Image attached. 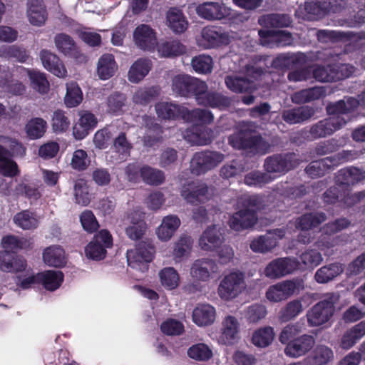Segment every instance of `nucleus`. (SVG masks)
Returning <instances> with one entry per match:
<instances>
[{
  "instance_id": "1",
  "label": "nucleus",
  "mask_w": 365,
  "mask_h": 365,
  "mask_svg": "<svg viewBox=\"0 0 365 365\" xmlns=\"http://www.w3.org/2000/svg\"><path fill=\"white\" fill-rule=\"evenodd\" d=\"M228 143L235 150H250L255 154L264 155L269 152L271 145L260 135L240 130L228 137Z\"/></svg>"
},
{
  "instance_id": "2",
  "label": "nucleus",
  "mask_w": 365,
  "mask_h": 365,
  "mask_svg": "<svg viewBox=\"0 0 365 365\" xmlns=\"http://www.w3.org/2000/svg\"><path fill=\"white\" fill-rule=\"evenodd\" d=\"M301 162L299 155L294 152L275 153L265 158L263 168L265 172L274 175V180L297 168Z\"/></svg>"
},
{
  "instance_id": "3",
  "label": "nucleus",
  "mask_w": 365,
  "mask_h": 365,
  "mask_svg": "<svg viewBox=\"0 0 365 365\" xmlns=\"http://www.w3.org/2000/svg\"><path fill=\"white\" fill-rule=\"evenodd\" d=\"M338 297L330 293L324 299L312 306L307 312V322L310 327H320L329 322L335 312Z\"/></svg>"
},
{
  "instance_id": "4",
  "label": "nucleus",
  "mask_w": 365,
  "mask_h": 365,
  "mask_svg": "<svg viewBox=\"0 0 365 365\" xmlns=\"http://www.w3.org/2000/svg\"><path fill=\"white\" fill-rule=\"evenodd\" d=\"M172 88L178 96L187 98L195 96L197 100L199 94L207 89V85L205 81L188 75H178L173 78Z\"/></svg>"
},
{
  "instance_id": "5",
  "label": "nucleus",
  "mask_w": 365,
  "mask_h": 365,
  "mask_svg": "<svg viewBox=\"0 0 365 365\" xmlns=\"http://www.w3.org/2000/svg\"><path fill=\"white\" fill-rule=\"evenodd\" d=\"M304 289V279L300 277H294L270 286L266 292V297L270 302H279L286 300Z\"/></svg>"
},
{
  "instance_id": "6",
  "label": "nucleus",
  "mask_w": 365,
  "mask_h": 365,
  "mask_svg": "<svg viewBox=\"0 0 365 365\" xmlns=\"http://www.w3.org/2000/svg\"><path fill=\"white\" fill-rule=\"evenodd\" d=\"M113 237L106 229L101 230L94 235L91 241L85 247L87 258L100 261L106 258L107 249L113 247Z\"/></svg>"
},
{
  "instance_id": "7",
  "label": "nucleus",
  "mask_w": 365,
  "mask_h": 365,
  "mask_svg": "<svg viewBox=\"0 0 365 365\" xmlns=\"http://www.w3.org/2000/svg\"><path fill=\"white\" fill-rule=\"evenodd\" d=\"M224 158L225 155L220 152L210 150L197 152L190 161L191 173L196 175L204 174L217 166Z\"/></svg>"
},
{
  "instance_id": "8",
  "label": "nucleus",
  "mask_w": 365,
  "mask_h": 365,
  "mask_svg": "<svg viewBox=\"0 0 365 365\" xmlns=\"http://www.w3.org/2000/svg\"><path fill=\"white\" fill-rule=\"evenodd\" d=\"M364 196L365 194L363 192L351 195L348 190L336 185L327 189L323 193L322 199L326 205H334L341 202L344 206L351 207L359 202Z\"/></svg>"
},
{
  "instance_id": "9",
  "label": "nucleus",
  "mask_w": 365,
  "mask_h": 365,
  "mask_svg": "<svg viewBox=\"0 0 365 365\" xmlns=\"http://www.w3.org/2000/svg\"><path fill=\"white\" fill-rule=\"evenodd\" d=\"M299 269V262L294 257H279L271 261L265 267L264 273L270 279H278L289 274Z\"/></svg>"
},
{
  "instance_id": "10",
  "label": "nucleus",
  "mask_w": 365,
  "mask_h": 365,
  "mask_svg": "<svg viewBox=\"0 0 365 365\" xmlns=\"http://www.w3.org/2000/svg\"><path fill=\"white\" fill-rule=\"evenodd\" d=\"M197 15L208 21L231 19L233 17L230 8L223 3L207 1L196 8Z\"/></svg>"
},
{
  "instance_id": "11",
  "label": "nucleus",
  "mask_w": 365,
  "mask_h": 365,
  "mask_svg": "<svg viewBox=\"0 0 365 365\" xmlns=\"http://www.w3.org/2000/svg\"><path fill=\"white\" fill-rule=\"evenodd\" d=\"M243 283L244 274L242 272H231L221 281L218 287L219 296L225 300L236 297L241 292Z\"/></svg>"
},
{
  "instance_id": "12",
  "label": "nucleus",
  "mask_w": 365,
  "mask_h": 365,
  "mask_svg": "<svg viewBox=\"0 0 365 365\" xmlns=\"http://www.w3.org/2000/svg\"><path fill=\"white\" fill-rule=\"evenodd\" d=\"M345 118L329 117L313 124L309 129V135L313 139L326 138L346 125Z\"/></svg>"
},
{
  "instance_id": "13",
  "label": "nucleus",
  "mask_w": 365,
  "mask_h": 365,
  "mask_svg": "<svg viewBox=\"0 0 365 365\" xmlns=\"http://www.w3.org/2000/svg\"><path fill=\"white\" fill-rule=\"evenodd\" d=\"M180 193L187 203L197 205L208 199V187L205 183L191 180L183 184Z\"/></svg>"
},
{
  "instance_id": "14",
  "label": "nucleus",
  "mask_w": 365,
  "mask_h": 365,
  "mask_svg": "<svg viewBox=\"0 0 365 365\" xmlns=\"http://www.w3.org/2000/svg\"><path fill=\"white\" fill-rule=\"evenodd\" d=\"M258 35L261 44L269 47H284L293 43L292 34L284 30L259 29Z\"/></svg>"
},
{
  "instance_id": "15",
  "label": "nucleus",
  "mask_w": 365,
  "mask_h": 365,
  "mask_svg": "<svg viewBox=\"0 0 365 365\" xmlns=\"http://www.w3.org/2000/svg\"><path fill=\"white\" fill-rule=\"evenodd\" d=\"M155 247L150 242L142 241L133 250H128L126 253L128 266L136 268L144 262H150L154 258Z\"/></svg>"
},
{
  "instance_id": "16",
  "label": "nucleus",
  "mask_w": 365,
  "mask_h": 365,
  "mask_svg": "<svg viewBox=\"0 0 365 365\" xmlns=\"http://www.w3.org/2000/svg\"><path fill=\"white\" fill-rule=\"evenodd\" d=\"M201 37L206 48H218L230 43V37L221 27L207 26L202 29Z\"/></svg>"
},
{
  "instance_id": "17",
  "label": "nucleus",
  "mask_w": 365,
  "mask_h": 365,
  "mask_svg": "<svg viewBox=\"0 0 365 365\" xmlns=\"http://www.w3.org/2000/svg\"><path fill=\"white\" fill-rule=\"evenodd\" d=\"M218 267L215 260L209 258L197 259L193 262L190 268V276L194 281L207 282L212 273L217 272Z\"/></svg>"
},
{
  "instance_id": "18",
  "label": "nucleus",
  "mask_w": 365,
  "mask_h": 365,
  "mask_svg": "<svg viewBox=\"0 0 365 365\" xmlns=\"http://www.w3.org/2000/svg\"><path fill=\"white\" fill-rule=\"evenodd\" d=\"M315 339L312 335L303 334L291 340L284 349L287 356L298 358L305 355L314 346Z\"/></svg>"
},
{
  "instance_id": "19",
  "label": "nucleus",
  "mask_w": 365,
  "mask_h": 365,
  "mask_svg": "<svg viewBox=\"0 0 365 365\" xmlns=\"http://www.w3.org/2000/svg\"><path fill=\"white\" fill-rule=\"evenodd\" d=\"M258 221V215L242 207V209L234 212L229 219L230 227L235 231H242L253 227Z\"/></svg>"
},
{
  "instance_id": "20",
  "label": "nucleus",
  "mask_w": 365,
  "mask_h": 365,
  "mask_svg": "<svg viewBox=\"0 0 365 365\" xmlns=\"http://www.w3.org/2000/svg\"><path fill=\"white\" fill-rule=\"evenodd\" d=\"M187 107L174 102L162 101L156 103L158 116L163 120H176L185 119Z\"/></svg>"
},
{
  "instance_id": "21",
  "label": "nucleus",
  "mask_w": 365,
  "mask_h": 365,
  "mask_svg": "<svg viewBox=\"0 0 365 365\" xmlns=\"http://www.w3.org/2000/svg\"><path fill=\"white\" fill-rule=\"evenodd\" d=\"M133 38L136 46L145 51L154 50L157 43L156 33L147 24H140L135 29Z\"/></svg>"
},
{
  "instance_id": "22",
  "label": "nucleus",
  "mask_w": 365,
  "mask_h": 365,
  "mask_svg": "<svg viewBox=\"0 0 365 365\" xmlns=\"http://www.w3.org/2000/svg\"><path fill=\"white\" fill-rule=\"evenodd\" d=\"M27 266L26 259L8 250H0V269L5 272L24 271Z\"/></svg>"
},
{
  "instance_id": "23",
  "label": "nucleus",
  "mask_w": 365,
  "mask_h": 365,
  "mask_svg": "<svg viewBox=\"0 0 365 365\" xmlns=\"http://www.w3.org/2000/svg\"><path fill=\"white\" fill-rule=\"evenodd\" d=\"M364 178V171L356 167H347L338 171L335 180L337 185L348 190L349 187L363 180Z\"/></svg>"
},
{
  "instance_id": "24",
  "label": "nucleus",
  "mask_w": 365,
  "mask_h": 365,
  "mask_svg": "<svg viewBox=\"0 0 365 365\" xmlns=\"http://www.w3.org/2000/svg\"><path fill=\"white\" fill-rule=\"evenodd\" d=\"M39 56L43 67L47 71L59 78L66 76V68L63 61L56 54L46 49H43L41 51Z\"/></svg>"
},
{
  "instance_id": "25",
  "label": "nucleus",
  "mask_w": 365,
  "mask_h": 365,
  "mask_svg": "<svg viewBox=\"0 0 365 365\" xmlns=\"http://www.w3.org/2000/svg\"><path fill=\"white\" fill-rule=\"evenodd\" d=\"M315 113L314 109L309 106H302L283 110L282 119L289 125L302 123L310 119Z\"/></svg>"
},
{
  "instance_id": "26",
  "label": "nucleus",
  "mask_w": 365,
  "mask_h": 365,
  "mask_svg": "<svg viewBox=\"0 0 365 365\" xmlns=\"http://www.w3.org/2000/svg\"><path fill=\"white\" fill-rule=\"evenodd\" d=\"M207 89L199 94L197 97V102L199 105L213 108L224 109L231 105V99L216 91H208Z\"/></svg>"
},
{
  "instance_id": "27",
  "label": "nucleus",
  "mask_w": 365,
  "mask_h": 365,
  "mask_svg": "<svg viewBox=\"0 0 365 365\" xmlns=\"http://www.w3.org/2000/svg\"><path fill=\"white\" fill-rule=\"evenodd\" d=\"M98 120L94 114L83 111L80 114L78 121L73 127V134L76 139L82 140L97 125Z\"/></svg>"
},
{
  "instance_id": "28",
  "label": "nucleus",
  "mask_w": 365,
  "mask_h": 365,
  "mask_svg": "<svg viewBox=\"0 0 365 365\" xmlns=\"http://www.w3.org/2000/svg\"><path fill=\"white\" fill-rule=\"evenodd\" d=\"M359 106L357 98L354 97H344L335 103L327 105L326 110L329 117L344 118L342 115L347 114L354 110Z\"/></svg>"
},
{
  "instance_id": "29",
  "label": "nucleus",
  "mask_w": 365,
  "mask_h": 365,
  "mask_svg": "<svg viewBox=\"0 0 365 365\" xmlns=\"http://www.w3.org/2000/svg\"><path fill=\"white\" fill-rule=\"evenodd\" d=\"M27 14L29 21L32 25L43 26L48 17L43 0H29Z\"/></svg>"
},
{
  "instance_id": "30",
  "label": "nucleus",
  "mask_w": 365,
  "mask_h": 365,
  "mask_svg": "<svg viewBox=\"0 0 365 365\" xmlns=\"http://www.w3.org/2000/svg\"><path fill=\"white\" fill-rule=\"evenodd\" d=\"M1 245L5 250L16 254L18 250L31 249L34 242L31 237L28 239L14 235H7L2 237Z\"/></svg>"
},
{
  "instance_id": "31",
  "label": "nucleus",
  "mask_w": 365,
  "mask_h": 365,
  "mask_svg": "<svg viewBox=\"0 0 365 365\" xmlns=\"http://www.w3.org/2000/svg\"><path fill=\"white\" fill-rule=\"evenodd\" d=\"M215 319V308L207 304H200L192 311V321L199 327L212 324Z\"/></svg>"
},
{
  "instance_id": "32",
  "label": "nucleus",
  "mask_w": 365,
  "mask_h": 365,
  "mask_svg": "<svg viewBox=\"0 0 365 365\" xmlns=\"http://www.w3.org/2000/svg\"><path fill=\"white\" fill-rule=\"evenodd\" d=\"M327 220V215L323 212L305 213L296 220V228L302 231H309L317 227Z\"/></svg>"
},
{
  "instance_id": "33",
  "label": "nucleus",
  "mask_w": 365,
  "mask_h": 365,
  "mask_svg": "<svg viewBox=\"0 0 365 365\" xmlns=\"http://www.w3.org/2000/svg\"><path fill=\"white\" fill-rule=\"evenodd\" d=\"M221 233L216 225L208 227L200 236L199 245L202 250L211 251L217 247L222 242Z\"/></svg>"
},
{
  "instance_id": "34",
  "label": "nucleus",
  "mask_w": 365,
  "mask_h": 365,
  "mask_svg": "<svg viewBox=\"0 0 365 365\" xmlns=\"http://www.w3.org/2000/svg\"><path fill=\"white\" fill-rule=\"evenodd\" d=\"M344 270V266L339 262H334L319 268L314 274L317 282L325 284L341 274Z\"/></svg>"
},
{
  "instance_id": "35",
  "label": "nucleus",
  "mask_w": 365,
  "mask_h": 365,
  "mask_svg": "<svg viewBox=\"0 0 365 365\" xmlns=\"http://www.w3.org/2000/svg\"><path fill=\"white\" fill-rule=\"evenodd\" d=\"M324 96L325 90L323 87L314 86L294 92L292 95L291 99L295 104H304L318 100Z\"/></svg>"
},
{
  "instance_id": "36",
  "label": "nucleus",
  "mask_w": 365,
  "mask_h": 365,
  "mask_svg": "<svg viewBox=\"0 0 365 365\" xmlns=\"http://www.w3.org/2000/svg\"><path fill=\"white\" fill-rule=\"evenodd\" d=\"M43 259L45 264L53 267H62L66 263L64 250L58 245L46 248L43 252Z\"/></svg>"
},
{
  "instance_id": "37",
  "label": "nucleus",
  "mask_w": 365,
  "mask_h": 365,
  "mask_svg": "<svg viewBox=\"0 0 365 365\" xmlns=\"http://www.w3.org/2000/svg\"><path fill=\"white\" fill-rule=\"evenodd\" d=\"M152 68V62L147 58H138L128 71V80L132 83H138L148 74Z\"/></svg>"
},
{
  "instance_id": "38",
  "label": "nucleus",
  "mask_w": 365,
  "mask_h": 365,
  "mask_svg": "<svg viewBox=\"0 0 365 365\" xmlns=\"http://www.w3.org/2000/svg\"><path fill=\"white\" fill-rule=\"evenodd\" d=\"M365 335V325L357 324L346 330L340 340V347L348 350L355 345Z\"/></svg>"
},
{
  "instance_id": "39",
  "label": "nucleus",
  "mask_w": 365,
  "mask_h": 365,
  "mask_svg": "<svg viewBox=\"0 0 365 365\" xmlns=\"http://www.w3.org/2000/svg\"><path fill=\"white\" fill-rule=\"evenodd\" d=\"M180 225V220L177 216L168 215L165 217L157 230L158 237L163 241L169 240Z\"/></svg>"
},
{
  "instance_id": "40",
  "label": "nucleus",
  "mask_w": 365,
  "mask_h": 365,
  "mask_svg": "<svg viewBox=\"0 0 365 365\" xmlns=\"http://www.w3.org/2000/svg\"><path fill=\"white\" fill-rule=\"evenodd\" d=\"M158 51L162 56L170 58L185 53L186 48L180 41L169 39L162 41L158 46Z\"/></svg>"
},
{
  "instance_id": "41",
  "label": "nucleus",
  "mask_w": 365,
  "mask_h": 365,
  "mask_svg": "<svg viewBox=\"0 0 365 365\" xmlns=\"http://www.w3.org/2000/svg\"><path fill=\"white\" fill-rule=\"evenodd\" d=\"M117 70V65L114 56L110 53L103 54L98 62L97 73L102 80H107L112 77Z\"/></svg>"
},
{
  "instance_id": "42",
  "label": "nucleus",
  "mask_w": 365,
  "mask_h": 365,
  "mask_svg": "<svg viewBox=\"0 0 365 365\" xmlns=\"http://www.w3.org/2000/svg\"><path fill=\"white\" fill-rule=\"evenodd\" d=\"M223 329L220 339L224 344L232 345L234 344L239 329V322L232 316H227L222 323Z\"/></svg>"
},
{
  "instance_id": "43",
  "label": "nucleus",
  "mask_w": 365,
  "mask_h": 365,
  "mask_svg": "<svg viewBox=\"0 0 365 365\" xmlns=\"http://www.w3.org/2000/svg\"><path fill=\"white\" fill-rule=\"evenodd\" d=\"M166 18L168 26L173 32L182 34L187 29V21L180 9L170 8L167 12Z\"/></svg>"
},
{
  "instance_id": "44",
  "label": "nucleus",
  "mask_w": 365,
  "mask_h": 365,
  "mask_svg": "<svg viewBox=\"0 0 365 365\" xmlns=\"http://www.w3.org/2000/svg\"><path fill=\"white\" fill-rule=\"evenodd\" d=\"M40 284L49 291L57 289L63 281V274L61 271L47 270L38 273Z\"/></svg>"
},
{
  "instance_id": "45",
  "label": "nucleus",
  "mask_w": 365,
  "mask_h": 365,
  "mask_svg": "<svg viewBox=\"0 0 365 365\" xmlns=\"http://www.w3.org/2000/svg\"><path fill=\"white\" fill-rule=\"evenodd\" d=\"M225 84L230 90L235 93H251L255 90V83L245 78L227 76Z\"/></svg>"
},
{
  "instance_id": "46",
  "label": "nucleus",
  "mask_w": 365,
  "mask_h": 365,
  "mask_svg": "<svg viewBox=\"0 0 365 365\" xmlns=\"http://www.w3.org/2000/svg\"><path fill=\"white\" fill-rule=\"evenodd\" d=\"M7 153V149L0 145V174L13 178L19 175L20 170L17 163L6 156Z\"/></svg>"
},
{
  "instance_id": "47",
  "label": "nucleus",
  "mask_w": 365,
  "mask_h": 365,
  "mask_svg": "<svg viewBox=\"0 0 365 365\" xmlns=\"http://www.w3.org/2000/svg\"><path fill=\"white\" fill-rule=\"evenodd\" d=\"M145 127L148 128V131L143 137L145 145L151 147L162 140L163 130L160 124L150 118L146 120Z\"/></svg>"
},
{
  "instance_id": "48",
  "label": "nucleus",
  "mask_w": 365,
  "mask_h": 365,
  "mask_svg": "<svg viewBox=\"0 0 365 365\" xmlns=\"http://www.w3.org/2000/svg\"><path fill=\"white\" fill-rule=\"evenodd\" d=\"M13 221L17 227L24 230L36 229L38 225V221L35 214L29 210H24L17 212L14 216Z\"/></svg>"
},
{
  "instance_id": "49",
  "label": "nucleus",
  "mask_w": 365,
  "mask_h": 365,
  "mask_svg": "<svg viewBox=\"0 0 365 365\" xmlns=\"http://www.w3.org/2000/svg\"><path fill=\"white\" fill-rule=\"evenodd\" d=\"M47 122L42 118H32L26 125L25 130L30 139L36 140L43 137L46 132Z\"/></svg>"
},
{
  "instance_id": "50",
  "label": "nucleus",
  "mask_w": 365,
  "mask_h": 365,
  "mask_svg": "<svg viewBox=\"0 0 365 365\" xmlns=\"http://www.w3.org/2000/svg\"><path fill=\"white\" fill-rule=\"evenodd\" d=\"M71 120L67 112L57 109L51 115V125L53 131L56 133H63L69 128Z\"/></svg>"
},
{
  "instance_id": "51",
  "label": "nucleus",
  "mask_w": 365,
  "mask_h": 365,
  "mask_svg": "<svg viewBox=\"0 0 365 365\" xmlns=\"http://www.w3.org/2000/svg\"><path fill=\"white\" fill-rule=\"evenodd\" d=\"M331 8V0H307L304 3L305 11L317 17L326 15Z\"/></svg>"
},
{
  "instance_id": "52",
  "label": "nucleus",
  "mask_w": 365,
  "mask_h": 365,
  "mask_svg": "<svg viewBox=\"0 0 365 365\" xmlns=\"http://www.w3.org/2000/svg\"><path fill=\"white\" fill-rule=\"evenodd\" d=\"M141 179L147 185L158 186L165 182V176L163 171L143 165Z\"/></svg>"
},
{
  "instance_id": "53",
  "label": "nucleus",
  "mask_w": 365,
  "mask_h": 365,
  "mask_svg": "<svg viewBox=\"0 0 365 365\" xmlns=\"http://www.w3.org/2000/svg\"><path fill=\"white\" fill-rule=\"evenodd\" d=\"M214 117L211 111L206 109L195 108L186 109L185 121L193 123L210 124L213 121Z\"/></svg>"
},
{
  "instance_id": "54",
  "label": "nucleus",
  "mask_w": 365,
  "mask_h": 365,
  "mask_svg": "<svg viewBox=\"0 0 365 365\" xmlns=\"http://www.w3.org/2000/svg\"><path fill=\"white\" fill-rule=\"evenodd\" d=\"M274 330L271 327H265L255 330L252 336V343L257 347H267L274 339Z\"/></svg>"
},
{
  "instance_id": "55",
  "label": "nucleus",
  "mask_w": 365,
  "mask_h": 365,
  "mask_svg": "<svg viewBox=\"0 0 365 365\" xmlns=\"http://www.w3.org/2000/svg\"><path fill=\"white\" fill-rule=\"evenodd\" d=\"M159 278L161 284L168 290L177 288L180 283L178 272L171 267L162 269L159 272Z\"/></svg>"
},
{
  "instance_id": "56",
  "label": "nucleus",
  "mask_w": 365,
  "mask_h": 365,
  "mask_svg": "<svg viewBox=\"0 0 365 365\" xmlns=\"http://www.w3.org/2000/svg\"><path fill=\"white\" fill-rule=\"evenodd\" d=\"M0 56L8 59H15L21 63H25L29 58V55L24 48L17 45H11L1 46L0 48Z\"/></svg>"
},
{
  "instance_id": "57",
  "label": "nucleus",
  "mask_w": 365,
  "mask_h": 365,
  "mask_svg": "<svg viewBox=\"0 0 365 365\" xmlns=\"http://www.w3.org/2000/svg\"><path fill=\"white\" fill-rule=\"evenodd\" d=\"M83 101L81 89L76 82L66 84V93L64 98V103L68 108L78 106Z\"/></svg>"
},
{
  "instance_id": "58",
  "label": "nucleus",
  "mask_w": 365,
  "mask_h": 365,
  "mask_svg": "<svg viewBox=\"0 0 365 365\" xmlns=\"http://www.w3.org/2000/svg\"><path fill=\"white\" fill-rule=\"evenodd\" d=\"M277 245V240L273 236L262 235L251 242L250 249L255 252L265 253L271 251Z\"/></svg>"
},
{
  "instance_id": "59",
  "label": "nucleus",
  "mask_w": 365,
  "mask_h": 365,
  "mask_svg": "<svg viewBox=\"0 0 365 365\" xmlns=\"http://www.w3.org/2000/svg\"><path fill=\"white\" fill-rule=\"evenodd\" d=\"M54 43L58 50L66 56H72L77 48L74 40L64 33L57 34L54 38Z\"/></svg>"
},
{
  "instance_id": "60",
  "label": "nucleus",
  "mask_w": 365,
  "mask_h": 365,
  "mask_svg": "<svg viewBox=\"0 0 365 365\" xmlns=\"http://www.w3.org/2000/svg\"><path fill=\"white\" fill-rule=\"evenodd\" d=\"M299 266L301 264L304 268L314 269L323 260L322 254L316 249H307L299 256Z\"/></svg>"
},
{
  "instance_id": "61",
  "label": "nucleus",
  "mask_w": 365,
  "mask_h": 365,
  "mask_svg": "<svg viewBox=\"0 0 365 365\" xmlns=\"http://www.w3.org/2000/svg\"><path fill=\"white\" fill-rule=\"evenodd\" d=\"M159 93L160 89L156 86L140 88L135 92L133 101L135 104L145 106L155 100Z\"/></svg>"
},
{
  "instance_id": "62",
  "label": "nucleus",
  "mask_w": 365,
  "mask_h": 365,
  "mask_svg": "<svg viewBox=\"0 0 365 365\" xmlns=\"http://www.w3.org/2000/svg\"><path fill=\"white\" fill-rule=\"evenodd\" d=\"M27 73L32 88L41 94L47 93L49 90V83L46 74L38 71L29 69L27 70Z\"/></svg>"
},
{
  "instance_id": "63",
  "label": "nucleus",
  "mask_w": 365,
  "mask_h": 365,
  "mask_svg": "<svg viewBox=\"0 0 365 365\" xmlns=\"http://www.w3.org/2000/svg\"><path fill=\"white\" fill-rule=\"evenodd\" d=\"M187 355L196 361H207L212 357L213 354L212 349L207 344L197 343L189 347Z\"/></svg>"
},
{
  "instance_id": "64",
  "label": "nucleus",
  "mask_w": 365,
  "mask_h": 365,
  "mask_svg": "<svg viewBox=\"0 0 365 365\" xmlns=\"http://www.w3.org/2000/svg\"><path fill=\"white\" fill-rule=\"evenodd\" d=\"M272 180H274V178L269 173L259 170H254L247 173L244 178V182L247 185L258 187H262L264 185L271 182Z\"/></svg>"
}]
</instances>
